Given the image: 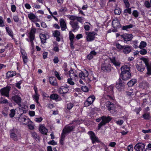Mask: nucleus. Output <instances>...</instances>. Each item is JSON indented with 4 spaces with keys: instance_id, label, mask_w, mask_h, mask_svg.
Returning <instances> with one entry per match:
<instances>
[{
    "instance_id": "nucleus-1",
    "label": "nucleus",
    "mask_w": 151,
    "mask_h": 151,
    "mask_svg": "<svg viewBox=\"0 0 151 151\" xmlns=\"http://www.w3.org/2000/svg\"><path fill=\"white\" fill-rule=\"evenodd\" d=\"M74 127L73 126H66L63 130L60 139V142L61 144H63L64 141L66 134L68 133L73 131Z\"/></svg>"
},
{
    "instance_id": "nucleus-2",
    "label": "nucleus",
    "mask_w": 151,
    "mask_h": 151,
    "mask_svg": "<svg viewBox=\"0 0 151 151\" xmlns=\"http://www.w3.org/2000/svg\"><path fill=\"white\" fill-rule=\"evenodd\" d=\"M86 33L87 35L86 40L88 42H91L94 40L95 36L97 35V33L95 32H86Z\"/></svg>"
},
{
    "instance_id": "nucleus-3",
    "label": "nucleus",
    "mask_w": 151,
    "mask_h": 151,
    "mask_svg": "<svg viewBox=\"0 0 151 151\" xmlns=\"http://www.w3.org/2000/svg\"><path fill=\"white\" fill-rule=\"evenodd\" d=\"M102 121L99 124L98 129H100L102 126L104 125L107 123L109 122L111 120V118L109 116L107 117L105 116H103L101 117Z\"/></svg>"
},
{
    "instance_id": "nucleus-4",
    "label": "nucleus",
    "mask_w": 151,
    "mask_h": 151,
    "mask_svg": "<svg viewBox=\"0 0 151 151\" xmlns=\"http://www.w3.org/2000/svg\"><path fill=\"white\" fill-rule=\"evenodd\" d=\"M36 31L35 29L32 28L29 33V37L30 38V42L32 47L34 46L33 40L35 38V34Z\"/></svg>"
},
{
    "instance_id": "nucleus-5",
    "label": "nucleus",
    "mask_w": 151,
    "mask_h": 151,
    "mask_svg": "<svg viewBox=\"0 0 151 151\" xmlns=\"http://www.w3.org/2000/svg\"><path fill=\"white\" fill-rule=\"evenodd\" d=\"M88 134L89 135L93 143L99 142L98 138L95 135L93 132L92 131L88 132Z\"/></svg>"
},
{
    "instance_id": "nucleus-6",
    "label": "nucleus",
    "mask_w": 151,
    "mask_h": 151,
    "mask_svg": "<svg viewBox=\"0 0 151 151\" xmlns=\"http://www.w3.org/2000/svg\"><path fill=\"white\" fill-rule=\"evenodd\" d=\"M114 87V86L111 85L108 87L105 86L104 88V93L106 94L107 93L109 94H113L114 93L113 89Z\"/></svg>"
},
{
    "instance_id": "nucleus-7",
    "label": "nucleus",
    "mask_w": 151,
    "mask_h": 151,
    "mask_svg": "<svg viewBox=\"0 0 151 151\" xmlns=\"http://www.w3.org/2000/svg\"><path fill=\"white\" fill-rule=\"evenodd\" d=\"M135 151H143L145 149V145L142 143L137 144L134 147Z\"/></svg>"
},
{
    "instance_id": "nucleus-8",
    "label": "nucleus",
    "mask_w": 151,
    "mask_h": 151,
    "mask_svg": "<svg viewBox=\"0 0 151 151\" xmlns=\"http://www.w3.org/2000/svg\"><path fill=\"white\" fill-rule=\"evenodd\" d=\"M106 61L103 63L101 66V70L104 72H108L111 69V65L106 63Z\"/></svg>"
},
{
    "instance_id": "nucleus-9",
    "label": "nucleus",
    "mask_w": 151,
    "mask_h": 151,
    "mask_svg": "<svg viewBox=\"0 0 151 151\" xmlns=\"http://www.w3.org/2000/svg\"><path fill=\"white\" fill-rule=\"evenodd\" d=\"M19 135V134L17 129H14L10 132V137L14 141H17L18 140L17 137Z\"/></svg>"
},
{
    "instance_id": "nucleus-10",
    "label": "nucleus",
    "mask_w": 151,
    "mask_h": 151,
    "mask_svg": "<svg viewBox=\"0 0 151 151\" xmlns=\"http://www.w3.org/2000/svg\"><path fill=\"white\" fill-rule=\"evenodd\" d=\"M115 86L119 91H123L124 88V84L122 83V81L120 79L116 82Z\"/></svg>"
},
{
    "instance_id": "nucleus-11",
    "label": "nucleus",
    "mask_w": 151,
    "mask_h": 151,
    "mask_svg": "<svg viewBox=\"0 0 151 151\" xmlns=\"http://www.w3.org/2000/svg\"><path fill=\"white\" fill-rule=\"evenodd\" d=\"M10 90V87H6L3 88H1L0 90V92L1 94L6 97H9V93Z\"/></svg>"
},
{
    "instance_id": "nucleus-12",
    "label": "nucleus",
    "mask_w": 151,
    "mask_h": 151,
    "mask_svg": "<svg viewBox=\"0 0 151 151\" xmlns=\"http://www.w3.org/2000/svg\"><path fill=\"white\" fill-rule=\"evenodd\" d=\"M39 130L42 134L45 135H46L48 132L47 129L43 124H40Z\"/></svg>"
},
{
    "instance_id": "nucleus-13",
    "label": "nucleus",
    "mask_w": 151,
    "mask_h": 151,
    "mask_svg": "<svg viewBox=\"0 0 151 151\" xmlns=\"http://www.w3.org/2000/svg\"><path fill=\"white\" fill-rule=\"evenodd\" d=\"M131 75L129 72L121 73V77L124 80H127L131 78Z\"/></svg>"
},
{
    "instance_id": "nucleus-14",
    "label": "nucleus",
    "mask_w": 151,
    "mask_h": 151,
    "mask_svg": "<svg viewBox=\"0 0 151 151\" xmlns=\"http://www.w3.org/2000/svg\"><path fill=\"white\" fill-rule=\"evenodd\" d=\"M120 35V37L123 38L125 41H130L132 38V35L131 34H125Z\"/></svg>"
},
{
    "instance_id": "nucleus-15",
    "label": "nucleus",
    "mask_w": 151,
    "mask_h": 151,
    "mask_svg": "<svg viewBox=\"0 0 151 151\" xmlns=\"http://www.w3.org/2000/svg\"><path fill=\"white\" fill-rule=\"evenodd\" d=\"M70 24L72 27L73 31L74 32L77 30L79 28V26L78 25V23L77 22L70 21Z\"/></svg>"
},
{
    "instance_id": "nucleus-16",
    "label": "nucleus",
    "mask_w": 151,
    "mask_h": 151,
    "mask_svg": "<svg viewBox=\"0 0 151 151\" xmlns=\"http://www.w3.org/2000/svg\"><path fill=\"white\" fill-rule=\"evenodd\" d=\"M88 75V72L86 70H85L83 72H81L79 74V76L81 79L85 80V78H87Z\"/></svg>"
},
{
    "instance_id": "nucleus-17",
    "label": "nucleus",
    "mask_w": 151,
    "mask_h": 151,
    "mask_svg": "<svg viewBox=\"0 0 151 151\" xmlns=\"http://www.w3.org/2000/svg\"><path fill=\"white\" fill-rule=\"evenodd\" d=\"M12 99L17 103L19 106H20L22 101L21 98L17 95L13 96L12 98Z\"/></svg>"
},
{
    "instance_id": "nucleus-18",
    "label": "nucleus",
    "mask_w": 151,
    "mask_h": 151,
    "mask_svg": "<svg viewBox=\"0 0 151 151\" xmlns=\"http://www.w3.org/2000/svg\"><path fill=\"white\" fill-rule=\"evenodd\" d=\"M69 76L70 77L74 78V79L75 81H77L78 80V74H76V71L75 70H71L69 72Z\"/></svg>"
},
{
    "instance_id": "nucleus-19",
    "label": "nucleus",
    "mask_w": 151,
    "mask_h": 151,
    "mask_svg": "<svg viewBox=\"0 0 151 151\" xmlns=\"http://www.w3.org/2000/svg\"><path fill=\"white\" fill-rule=\"evenodd\" d=\"M69 89L68 87L64 86H61L58 90L59 92L61 94L67 93Z\"/></svg>"
},
{
    "instance_id": "nucleus-20",
    "label": "nucleus",
    "mask_w": 151,
    "mask_h": 151,
    "mask_svg": "<svg viewBox=\"0 0 151 151\" xmlns=\"http://www.w3.org/2000/svg\"><path fill=\"white\" fill-rule=\"evenodd\" d=\"M52 34L54 37L56 38V40L59 41L60 40V32L58 30L52 31Z\"/></svg>"
},
{
    "instance_id": "nucleus-21",
    "label": "nucleus",
    "mask_w": 151,
    "mask_h": 151,
    "mask_svg": "<svg viewBox=\"0 0 151 151\" xmlns=\"http://www.w3.org/2000/svg\"><path fill=\"white\" fill-rule=\"evenodd\" d=\"M50 98L51 99L55 100L57 101H60L62 100L61 98L56 94L54 93L51 94L50 96Z\"/></svg>"
},
{
    "instance_id": "nucleus-22",
    "label": "nucleus",
    "mask_w": 151,
    "mask_h": 151,
    "mask_svg": "<svg viewBox=\"0 0 151 151\" xmlns=\"http://www.w3.org/2000/svg\"><path fill=\"white\" fill-rule=\"evenodd\" d=\"M60 23L62 31H64L66 29V25L65 22L63 19H61L60 20Z\"/></svg>"
},
{
    "instance_id": "nucleus-23",
    "label": "nucleus",
    "mask_w": 151,
    "mask_h": 151,
    "mask_svg": "<svg viewBox=\"0 0 151 151\" xmlns=\"http://www.w3.org/2000/svg\"><path fill=\"white\" fill-rule=\"evenodd\" d=\"M19 120L20 122H25L27 121V122L24 123L25 124H26L27 123H28L30 120L29 118H27L26 116L24 115L20 116L19 119Z\"/></svg>"
},
{
    "instance_id": "nucleus-24",
    "label": "nucleus",
    "mask_w": 151,
    "mask_h": 151,
    "mask_svg": "<svg viewBox=\"0 0 151 151\" xmlns=\"http://www.w3.org/2000/svg\"><path fill=\"white\" fill-rule=\"evenodd\" d=\"M121 73H126L128 72H129L130 70V68L129 67L127 66V65H125L122 66L121 67Z\"/></svg>"
},
{
    "instance_id": "nucleus-25",
    "label": "nucleus",
    "mask_w": 151,
    "mask_h": 151,
    "mask_svg": "<svg viewBox=\"0 0 151 151\" xmlns=\"http://www.w3.org/2000/svg\"><path fill=\"white\" fill-rule=\"evenodd\" d=\"M123 49V52L125 54H128L131 51V48L128 45L124 46Z\"/></svg>"
},
{
    "instance_id": "nucleus-26",
    "label": "nucleus",
    "mask_w": 151,
    "mask_h": 151,
    "mask_svg": "<svg viewBox=\"0 0 151 151\" xmlns=\"http://www.w3.org/2000/svg\"><path fill=\"white\" fill-rule=\"evenodd\" d=\"M49 80L50 83L51 85L54 86H56L57 85V83L55 78L50 77L49 78Z\"/></svg>"
},
{
    "instance_id": "nucleus-27",
    "label": "nucleus",
    "mask_w": 151,
    "mask_h": 151,
    "mask_svg": "<svg viewBox=\"0 0 151 151\" xmlns=\"http://www.w3.org/2000/svg\"><path fill=\"white\" fill-rule=\"evenodd\" d=\"M120 23L118 19L113 20L112 22V25L114 28H116L119 26Z\"/></svg>"
},
{
    "instance_id": "nucleus-28",
    "label": "nucleus",
    "mask_w": 151,
    "mask_h": 151,
    "mask_svg": "<svg viewBox=\"0 0 151 151\" xmlns=\"http://www.w3.org/2000/svg\"><path fill=\"white\" fill-rule=\"evenodd\" d=\"M6 31L8 35L10 36L12 39H14V35L12 30L9 27H6Z\"/></svg>"
},
{
    "instance_id": "nucleus-29",
    "label": "nucleus",
    "mask_w": 151,
    "mask_h": 151,
    "mask_svg": "<svg viewBox=\"0 0 151 151\" xmlns=\"http://www.w3.org/2000/svg\"><path fill=\"white\" fill-rule=\"evenodd\" d=\"M96 53L94 50H93L87 55V58L88 60H91L93 58L94 56L96 55Z\"/></svg>"
},
{
    "instance_id": "nucleus-30",
    "label": "nucleus",
    "mask_w": 151,
    "mask_h": 151,
    "mask_svg": "<svg viewBox=\"0 0 151 151\" xmlns=\"http://www.w3.org/2000/svg\"><path fill=\"white\" fill-rule=\"evenodd\" d=\"M39 96L40 95L38 93H35L32 96L33 99L38 104H39L38 100L39 98Z\"/></svg>"
},
{
    "instance_id": "nucleus-31",
    "label": "nucleus",
    "mask_w": 151,
    "mask_h": 151,
    "mask_svg": "<svg viewBox=\"0 0 151 151\" xmlns=\"http://www.w3.org/2000/svg\"><path fill=\"white\" fill-rule=\"evenodd\" d=\"M137 82V80L135 79H133L129 81L127 84L129 86L131 87L133 86Z\"/></svg>"
},
{
    "instance_id": "nucleus-32",
    "label": "nucleus",
    "mask_w": 151,
    "mask_h": 151,
    "mask_svg": "<svg viewBox=\"0 0 151 151\" xmlns=\"http://www.w3.org/2000/svg\"><path fill=\"white\" fill-rule=\"evenodd\" d=\"M111 62L116 66H119L120 65V62L117 60H116L115 58H113L111 59Z\"/></svg>"
},
{
    "instance_id": "nucleus-33",
    "label": "nucleus",
    "mask_w": 151,
    "mask_h": 151,
    "mask_svg": "<svg viewBox=\"0 0 151 151\" xmlns=\"http://www.w3.org/2000/svg\"><path fill=\"white\" fill-rule=\"evenodd\" d=\"M107 104L109 105V106H108L109 110L110 111L111 113H112L113 111V104L110 102L108 101L107 102Z\"/></svg>"
},
{
    "instance_id": "nucleus-34",
    "label": "nucleus",
    "mask_w": 151,
    "mask_h": 151,
    "mask_svg": "<svg viewBox=\"0 0 151 151\" xmlns=\"http://www.w3.org/2000/svg\"><path fill=\"white\" fill-rule=\"evenodd\" d=\"M16 72L15 71H10L8 72L7 73V76L9 77H12L16 75Z\"/></svg>"
},
{
    "instance_id": "nucleus-35",
    "label": "nucleus",
    "mask_w": 151,
    "mask_h": 151,
    "mask_svg": "<svg viewBox=\"0 0 151 151\" xmlns=\"http://www.w3.org/2000/svg\"><path fill=\"white\" fill-rule=\"evenodd\" d=\"M40 37L42 42V43H45L46 39L45 35L43 34H40Z\"/></svg>"
},
{
    "instance_id": "nucleus-36",
    "label": "nucleus",
    "mask_w": 151,
    "mask_h": 151,
    "mask_svg": "<svg viewBox=\"0 0 151 151\" xmlns=\"http://www.w3.org/2000/svg\"><path fill=\"white\" fill-rule=\"evenodd\" d=\"M28 16L29 19L32 21L35 19L36 18V17L35 15L32 13L28 14Z\"/></svg>"
},
{
    "instance_id": "nucleus-37",
    "label": "nucleus",
    "mask_w": 151,
    "mask_h": 151,
    "mask_svg": "<svg viewBox=\"0 0 151 151\" xmlns=\"http://www.w3.org/2000/svg\"><path fill=\"white\" fill-rule=\"evenodd\" d=\"M91 24L89 22H86L84 25V28L86 31H88L90 29V27Z\"/></svg>"
},
{
    "instance_id": "nucleus-38",
    "label": "nucleus",
    "mask_w": 151,
    "mask_h": 151,
    "mask_svg": "<svg viewBox=\"0 0 151 151\" xmlns=\"http://www.w3.org/2000/svg\"><path fill=\"white\" fill-rule=\"evenodd\" d=\"M95 99V97L94 96H89L87 99V100L90 104H92Z\"/></svg>"
},
{
    "instance_id": "nucleus-39",
    "label": "nucleus",
    "mask_w": 151,
    "mask_h": 151,
    "mask_svg": "<svg viewBox=\"0 0 151 151\" xmlns=\"http://www.w3.org/2000/svg\"><path fill=\"white\" fill-rule=\"evenodd\" d=\"M121 12V9L118 7H116L114 10V13L116 14L119 15Z\"/></svg>"
},
{
    "instance_id": "nucleus-40",
    "label": "nucleus",
    "mask_w": 151,
    "mask_h": 151,
    "mask_svg": "<svg viewBox=\"0 0 151 151\" xmlns=\"http://www.w3.org/2000/svg\"><path fill=\"white\" fill-rule=\"evenodd\" d=\"M70 78H68L67 79V83H68L69 84L71 85H73L75 84V83L73 81L72 78H73L72 77H70Z\"/></svg>"
},
{
    "instance_id": "nucleus-41",
    "label": "nucleus",
    "mask_w": 151,
    "mask_h": 151,
    "mask_svg": "<svg viewBox=\"0 0 151 151\" xmlns=\"http://www.w3.org/2000/svg\"><path fill=\"white\" fill-rule=\"evenodd\" d=\"M142 116L144 119H149L150 118V113H145Z\"/></svg>"
},
{
    "instance_id": "nucleus-42",
    "label": "nucleus",
    "mask_w": 151,
    "mask_h": 151,
    "mask_svg": "<svg viewBox=\"0 0 151 151\" xmlns=\"http://www.w3.org/2000/svg\"><path fill=\"white\" fill-rule=\"evenodd\" d=\"M43 120V118L40 116H37L35 118V121L37 123H40Z\"/></svg>"
},
{
    "instance_id": "nucleus-43",
    "label": "nucleus",
    "mask_w": 151,
    "mask_h": 151,
    "mask_svg": "<svg viewBox=\"0 0 151 151\" xmlns=\"http://www.w3.org/2000/svg\"><path fill=\"white\" fill-rule=\"evenodd\" d=\"M147 45L146 43L144 41H142L140 42V44L139 46V47L140 49L142 48H144Z\"/></svg>"
},
{
    "instance_id": "nucleus-44",
    "label": "nucleus",
    "mask_w": 151,
    "mask_h": 151,
    "mask_svg": "<svg viewBox=\"0 0 151 151\" xmlns=\"http://www.w3.org/2000/svg\"><path fill=\"white\" fill-rule=\"evenodd\" d=\"M20 109H22L23 111H26L28 109V107L27 105H22L20 104V106H19Z\"/></svg>"
},
{
    "instance_id": "nucleus-45",
    "label": "nucleus",
    "mask_w": 151,
    "mask_h": 151,
    "mask_svg": "<svg viewBox=\"0 0 151 151\" xmlns=\"http://www.w3.org/2000/svg\"><path fill=\"white\" fill-rule=\"evenodd\" d=\"M74 104L73 103H69L67 105V108L68 110L71 109L72 107L73 106Z\"/></svg>"
},
{
    "instance_id": "nucleus-46",
    "label": "nucleus",
    "mask_w": 151,
    "mask_h": 151,
    "mask_svg": "<svg viewBox=\"0 0 151 151\" xmlns=\"http://www.w3.org/2000/svg\"><path fill=\"white\" fill-rule=\"evenodd\" d=\"M69 37L70 41H73V40L74 38V35L72 33L71 31L69 32Z\"/></svg>"
},
{
    "instance_id": "nucleus-47",
    "label": "nucleus",
    "mask_w": 151,
    "mask_h": 151,
    "mask_svg": "<svg viewBox=\"0 0 151 151\" xmlns=\"http://www.w3.org/2000/svg\"><path fill=\"white\" fill-rule=\"evenodd\" d=\"M133 27V25L132 24H130L129 25L123 26L122 27V29L123 30H127L128 29L132 28Z\"/></svg>"
},
{
    "instance_id": "nucleus-48",
    "label": "nucleus",
    "mask_w": 151,
    "mask_h": 151,
    "mask_svg": "<svg viewBox=\"0 0 151 151\" xmlns=\"http://www.w3.org/2000/svg\"><path fill=\"white\" fill-rule=\"evenodd\" d=\"M137 67L138 70L140 72L143 71L145 69V68H144L141 65H137Z\"/></svg>"
},
{
    "instance_id": "nucleus-49",
    "label": "nucleus",
    "mask_w": 151,
    "mask_h": 151,
    "mask_svg": "<svg viewBox=\"0 0 151 151\" xmlns=\"http://www.w3.org/2000/svg\"><path fill=\"white\" fill-rule=\"evenodd\" d=\"M15 113V111L14 109H12L10 110V113L9 114L10 117L12 118L14 116Z\"/></svg>"
},
{
    "instance_id": "nucleus-50",
    "label": "nucleus",
    "mask_w": 151,
    "mask_h": 151,
    "mask_svg": "<svg viewBox=\"0 0 151 151\" xmlns=\"http://www.w3.org/2000/svg\"><path fill=\"white\" fill-rule=\"evenodd\" d=\"M13 19L16 22H18L19 21V18L17 15H14L13 17Z\"/></svg>"
},
{
    "instance_id": "nucleus-51",
    "label": "nucleus",
    "mask_w": 151,
    "mask_h": 151,
    "mask_svg": "<svg viewBox=\"0 0 151 151\" xmlns=\"http://www.w3.org/2000/svg\"><path fill=\"white\" fill-rule=\"evenodd\" d=\"M124 13H128L129 14H131V8H127L126 9H125L124 11Z\"/></svg>"
},
{
    "instance_id": "nucleus-52",
    "label": "nucleus",
    "mask_w": 151,
    "mask_h": 151,
    "mask_svg": "<svg viewBox=\"0 0 151 151\" xmlns=\"http://www.w3.org/2000/svg\"><path fill=\"white\" fill-rule=\"evenodd\" d=\"M142 59L145 63L146 66L149 63H148L149 61L147 59L143 58H142Z\"/></svg>"
},
{
    "instance_id": "nucleus-53",
    "label": "nucleus",
    "mask_w": 151,
    "mask_h": 151,
    "mask_svg": "<svg viewBox=\"0 0 151 151\" xmlns=\"http://www.w3.org/2000/svg\"><path fill=\"white\" fill-rule=\"evenodd\" d=\"M76 16L69 15L68 16V18L71 20V21H74V20H76Z\"/></svg>"
},
{
    "instance_id": "nucleus-54",
    "label": "nucleus",
    "mask_w": 151,
    "mask_h": 151,
    "mask_svg": "<svg viewBox=\"0 0 151 151\" xmlns=\"http://www.w3.org/2000/svg\"><path fill=\"white\" fill-rule=\"evenodd\" d=\"M4 26V21L3 18L0 16V27H3Z\"/></svg>"
},
{
    "instance_id": "nucleus-55",
    "label": "nucleus",
    "mask_w": 151,
    "mask_h": 151,
    "mask_svg": "<svg viewBox=\"0 0 151 151\" xmlns=\"http://www.w3.org/2000/svg\"><path fill=\"white\" fill-rule=\"evenodd\" d=\"M82 91L84 92H87L88 91V89L87 87L86 86H83L81 87Z\"/></svg>"
},
{
    "instance_id": "nucleus-56",
    "label": "nucleus",
    "mask_w": 151,
    "mask_h": 151,
    "mask_svg": "<svg viewBox=\"0 0 151 151\" xmlns=\"http://www.w3.org/2000/svg\"><path fill=\"white\" fill-rule=\"evenodd\" d=\"M139 53L142 55H145L147 53V50L145 49H143L139 51Z\"/></svg>"
},
{
    "instance_id": "nucleus-57",
    "label": "nucleus",
    "mask_w": 151,
    "mask_h": 151,
    "mask_svg": "<svg viewBox=\"0 0 151 151\" xmlns=\"http://www.w3.org/2000/svg\"><path fill=\"white\" fill-rule=\"evenodd\" d=\"M132 15L135 17H137L139 15V13L137 11L134 10L132 12Z\"/></svg>"
},
{
    "instance_id": "nucleus-58",
    "label": "nucleus",
    "mask_w": 151,
    "mask_h": 151,
    "mask_svg": "<svg viewBox=\"0 0 151 151\" xmlns=\"http://www.w3.org/2000/svg\"><path fill=\"white\" fill-rule=\"evenodd\" d=\"M48 144L49 145H57V143L56 142H55L54 140H52V141H50L48 142Z\"/></svg>"
},
{
    "instance_id": "nucleus-59",
    "label": "nucleus",
    "mask_w": 151,
    "mask_h": 151,
    "mask_svg": "<svg viewBox=\"0 0 151 151\" xmlns=\"http://www.w3.org/2000/svg\"><path fill=\"white\" fill-rule=\"evenodd\" d=\"M22 58L24 63L25 64H26L28 61L27 55L26 56L24 55V56H22Z\"/></svg>"
},
{
    "instance_id": "nucleus-60",
    "label": "nucleus",
    "mask_w": 151,
    "mask_h": 151,
    "mask_svg": "<svg viewBox=\"0 0 151 151\" xmlns=\"http://www.w3.org/2000/svg\"><path fill=\"white\" fill-rule=\"evenodd\" d=\"M32 135L33 137L35 139H37L38 138L39 136L37 133L35 132H33L32 133Z\"/></svg>"
},
{
    "instance_id": "nucleus-61",
    "label": "nucleus",
    "mask_w": 151,
    "mask_h": 151,
    "mask_svg": "<svg viewBox=\"0 0 151 151\" xmlns=\"http://www.w3.org/2000/svg\"><path fill=\"white\" fill-rule=\"evenodd\" d=\"M124 2L126 8H128L129 7V4L127 0H123Z\"/></svg>"
},
{
    "instance_id": "nucleus-62",
    "label": "nucleus",
    "mask_w": 151,
    "mask_h": 151,
    "mask_svg": "<svg viewBox=\"0 0 151 151\" xmlns=\"http://www.w3.org/2000/svg\"><path fill=\"white\" fill-rule=\"evenodd\" d=\"M22 83V81H20L17 83L16 84V86L19 89H20L21 88L20 86V85Z\"/></svg>"
},
{
    "instance_id": "nucleus-63",
    "label": "nucleus",
    "mask_w": 151,
    "mask_h": 151,
    "mask_svg": "<svg viewBox=\"0 0 151 151\" xmlns=\"http://www.w3.org/2000/svg\"><path fill=\"white\" fill-rule=\"evenodd\" d=\"M116 46L118 49L121 50L123 49L124 46H122L119 43H116Z\"/></svg>"
},
{
    "instance_id": "nucleus-64",
    "label": "nucleus",
    "mask_w": 151,
    "mask_h": 151,
    "mask_svg": "<svg viewBox=\"0 0 151 151\" xmlns=\"http://www.w3.org/2000/svg\"><path fill=\"white\" fill-rule=\"evenodd\" d=\"M145 6L147 8H149L150 7V4L149 2L147 1H145L144 4Z\"/></svg>"
}]
</instances>
